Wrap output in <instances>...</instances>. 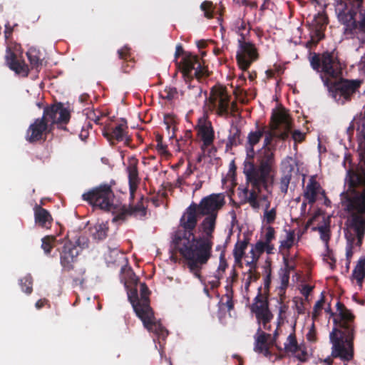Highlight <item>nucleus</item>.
<instances>
[{
    "label": "nucleus",
    "instance_id": "nucleus-1",
    "mask_svg": "<svg viewBox=\"0 0 365 365\" xmlns=\"http://www.w3.org/2000/svg\"><path fill=\"white\" fill-rule=\"evenodd\" d=\"M344 187L339 204L349 215L345 225L354 232L356 245L361 246L365 236V150L360 153L358 166L346 171Z\"/></svg>",
    "mask_w": 365,
    "mask_h": 365
},
{
    "label": "nucleus",
    "instance_id": "nucleus-2",
    "mask_svg": "<svg viewBox=\"0 0 365 365\" xmlns=\"http://www.w3.org/2000/svg\"><path fill=\"white\" fill-rule=\"evenodd\" d=\"M198 216L200 215L197 210V203L192 202L184 211L180 219L178 228L172 236V243L185 260L186 264L187 256L185 255V249L192 250L195 242L196 245H198L197 251L202 252L201 251H204L209 245L206 239L197 238L195 235Z\"/></svg>",
    "mask_w": 365,
    "mask_h": 365
},
{
    "label": "nucleus",
    "instance_id": "nucleus-3",
    "mask_svg": "<svg viewBox=\"0 0 365 365\" xmlns=\"http://www.w3.org/2000/svg\"><path fill=\"white\" fill-rule=\"evenodd\" d=\"M339 327L344 329L341 331L334 328L330 333V341L332 344L331 356L340 358L343 361H351L354 357V327L352 322L354 315L350 310L346 309L341 313Z\"/></svg>",
    "mask_w": 365,
    "mask_h": 365
},
{
    "label": "nucleus",
    "instance_id": "nucleus-4",
    "mask_svg": "<svg viewBox=\"0 0 365 365\" xmlns=\"http://www.w3.org/2000/svg\"><path fill=\"white\" fill-rule=\"evenodd\" d=\"M217 217V216L215 215H206L200 224L205 235L198 236L197 238L206 239L207 242H209V245L204 251H201L202 252L197 251L198 245H196L195 242L193 245L192 250L185 249V255L187 256V266L190 272L198 279H201L202 267L207 263L212 257L213 232L216 226Z\"/></svg>",
    "mask_w": 365,
    "mask_h": 365
},
{
    "label": "nucleus",
    "instance_id": "nucleus-5",
    "mask_svg": "<svg viewBox=\"0 0 365 365\" xmlns=\"http://www.w3.org/2000/svg\"><path fill=\"white\" fill-rule=\"evenodd\" d=\"M274 150L275 148L261 149L258 157V167L253 162H245L243 173L247 186L253 185L258 188L260 186H267L269 180H272L271 173L275 163Z\"/></svg>",
    "mask_w": 365,
    "mask_h": 365
},
{
    "label": "nucleus",
    "instance_id": "nucleus-6",
    "mask_svg": "<svg viewBox=\"0 0 365 365\" xmlns=\"http://www.w3.org/2000/svg\"><path fill=\"white\" fill-rule=\"evenodd\" d=\"M363 0L341 1L336 6V13L341 24L344 26V34L351 36L365 34V9L359 11V20L356 16Z\"/></svg>",
    "mask_w": 365,
    "mask_h": 365
},
{
    "label": "nucleus",
    "instance_id": "nucleus-7",
    "mask_svg": "<svg viewBox=\"0 0 365 365\" xmlns=\"http://www.w3.org/2000/svg\"><path fill=\"white\" fill-rule=\"evenodd\" d=\"M321 79L327 88L329 96L342 106L350 103L356 95L360 94V88L364 83L362 79H349L342 76L334 79L335 81H331L324 76H321Z\"/></svg>",
    "mask_w": 365,
    "mask_h": 365
},
{
    "label": "nucleus",
    "instance_id": "nucleus-8",
    "mask_svg": "<svg viewBox=\"0 0 365 365\" xmlns=\"http://www.w3.org/2000/svg\"><path fill=\"white\" fill-rule=\"evenodd\" d=\"M180 71L187 88L192 91V95L195 98L201 97L202 90L199 83L202 78L209 76V72L207 67L201 64L198 56L187 54L182 58Z\"/></svg>",
    "mask_w": 365,
    "mask_h": 365
},
{
    "label": "nucleus",
    "instance_id": "nucleus-9",
    "mask_svg": "<svg viewBox=\"0 0 365 365\" xmlns=\"http://www.w3.org/2000/svg\"><path fill=\"white\" fill-rule=\"evenodd\" d=\"M310 66L313 70L321 72L325 78L336 79L342 76L343 67L336 49L326 51L322 53H311Z\"/></svg>",
    "mask_w": 365,
    "mask_h": 365
},
{
    "label": "nucleus",
    "instance_id": "nucleus-10",
    "mask_svg": "<svg viewBox=\"0 0 365 365\" xmlns=\"http://www.w3.org/2000/svg\"><path fill=\"white\" fill-rule=\"evenodd\" d=\"M115 195L111 185L107 183L93 187L84 192L81 198L88 205L95 208L104 211H112L114 210Z\"/></svg>",
    "mask_w": 365,
    "mask_h": 365
},
{
    "label": "nucleus",
    "instance_id": "nucleus-11",
    "mask_svg": "<svg viewBox=\"0 0 365 365\" xmlns=\"http://www.w3.org/2000/svg\"><path fill=\"white\" fill-rule=\"evenodd\" d=\"M230 98L231 96L228 94L225 86L222 85L214 86L212 87L210 96L207 98L210 109L215 110L220 116L228 115Z\"/></svg>",
    "mask_w": 365,
    "mask_h": 365
},
{
    "label": "nucleus",
    "instance_id": "nucleus-12",
    "mask_svg": "<svg viewBox=\"0 0 365 365\" xmlns=\"http://www.w3.org/2000/svg\"><path fill=\"white\" fill-rule=\"evenodd\" d=\"M239 48L236 54L237 64L240 69L247 71L252 63L258 58V53L255 45L245 41L243 38L238 40Z\"/></svg>",
    "mask_w": 365,
    "mask_h": 365
},
{
    "label": "nucleus",
    "instance_id": "nucleus-13",
    "mask_svg": "<svg viewBox=\"0 0 365 365\" xmlns=\"http://www.w3.org/2000/svg\"><path fill=\"white\" fill-rule=\"evenodd\" d=\"M148 202V200L141 196L139 200L135 205H123L117 211L113 221L119 220L124 221L128 217H133L139 220H144L146 217L148 212V205H144V201Z\"/></svg>",
    "mask_w": 365,
    "mask_h": 365
},
{
    "label": "nucleus",
    "instance_id": "nucleus-14",
    "mask_svg": "<svg viewBox=\"0 0 365 365\" xmlns=\"http://www.w3.org/2000/svg\"><path fill=\"white\" fill-rule=\"evenodd\" d=\"M269 305L267 296L266 294H262V287H259L257 294L250 305V310L255 314L257 321L266 322L273 319L274 315L270 311Z\"/></svg>",
    "mask_w": 365,
    "mask_h": 365
},
{
    "label": "nucleus",
    "instance_id": "nucleus-15",
    "mask_svg": "<svg viewBox=\"0 0 365 365\" xmlns=\"http://www.w3.org/2000/svg\"><path fill=\"white\" fill-rule=\"evenodd\" d=\"M41 118L48 122L53 130L55 124L66 123L69 120L70 113L61 103H58L45 107Z\"/></svg>",
    "mask_w": 365,
    "mask_h": 365
},
{
    "label": "nucleus",
    "instance_id": "nucleus-16",
    "mask_svg": "<svg viewBox=\"0 0 365 365\" xmlns=\"http://www.w3.org/2000/svg\"><path fill=\"white\" fill-rule=\"evenodd\" d=\"M225 197L222 194H211L206 196L197 204V210L200 216L215 215L225 205Z\"/></svg>",
    "mask_w": 365,
    "mask_h": 365
},
{
    "label": "nucleus",
    "instance_id": "nucleus-17",
    "mask_svg": "<svg viewBox=\"0 0 365 365\" xmlns=\"http://www.w3.org/2000/svg\"><path fill=\"white\" fill-rule=\"evenodd\" d=\"M49 123L43 120V118H38L28 128L25 138L30 143H34L41 140L46 139V135L53 130L49 127Z\"/></svg>",
    "mask_w": 365,
    "mask_h": 365
},
{
    "label": "nucleus",
    "instance_id": "nucleus-18",
    "mask_svg": "<svg viewBox=\"0 0 365 365\" xmlns=\"http://www.w3.org/2000/svg\"><path fill=\"white\" fill-rule=\"evenodd\" d=\"M60 254V264L63 270L70 272L74 268V263L77 260L79 252L76 246L70 240L64 242L61 249H58Z\"/></svg>",
    "mask_w": 365,
    "mask_h": 365
},
{
    "label": "nucleus",
    "instance_id": "nucleus-19",
    "mask_svg": "<svg viewBox=\"0 0 365 365\" xmlns=\"http://www.w3.org/2000/svg\"><path fill=\"white\" fill-rule=\"evenodd\" d=\"M140 319L144 327L150 331L154 333L158 338L165 339L168 334V330L159 322L155 321L153 309H149L136 314Z\"/></svg>",
    "mask_w": 365,
    "mask_h": 365
},
{
    "label": "nucleus",
    "instance_id": "nucleus-20",
    "mask_svg": "<svg viewBox=\"0 0 365 365\" xmlns=\"http://www.w3.org/2000/svg\"><path fill=\"white\" fill-rule=\"evenodd\" d=\"M280 125H282L285 130L277 135L276 134V137L284 140L288 138L289 130L292 128L290 117L284 110H274L271 116V129L276 131Z\"/></svg>",
    "mask_w": 365,
    "mask_h": 365
},
{
    "label": "nucleus",
    "instance_id": "nucleus-21",
    "mask_svg": "<svg viewBox=\"0 0 365 365\" xmlns=\"http://www.w3.org/2000/svg\"><path fill=\"white\" fill-rule=\"evenodd\" d=\"M5 60L9 68L16 74L21 76L22 77H27L29 76V66L26 63L21 54H18L9 48L6 50Z\"/></svg>",
    "mask_w": 365,
    "mask_h": 365
},
{
    "label": "nucleus",
    "instance_id": "nucleus-22",
    "mask_svg": "<svg viewBox=\"0 0 365 365\" xmlns=\"http://www.w3.org/2000/svg\"><path fill=\"white\" fill-rule=\"evenodd\" d=\"M102 133L111 145L115 144V140L117 142L123 141L124 137L128 133L127 120L124 118H121L120 120L116 123L115 127H104Z\"/></svg>",
    "mask_w": 365,
    "mask_h": 365
},
{
    "label": "nucleus",
    "instance_id": "nucleus-23",
    "mask_svg": "<svg viewBox=\"0 0 365 365\" xmlns=\"http://www.w3.org/2000/svg\"><path fill=\"white\" fill-rule=\"evenodd\" d=\"M197 136L202 142V146L207 148L213 144L215 130L211 121L205 118H200L195 126Z\"/></svg>",
    "mask_w": 365,
    "mask_h": 365
},
{
    "label": "nucleus",
    "instance_id": "nucleus-24",
    "mask_svg": "<svg viewBox=\"0 0 365 365\" xmlns=\"http://www.w3.org/2000/svg\"><path fill=\"white\" fill-rule=\"evenodd\" d=\"M121 272H125L126 275L129 278V283H130L131 285L129 286L128 282L126 281L125 282V287L127 289L128 300L135 310V306H137V304L141 305V301L138 297L137 289V284L139 279L130 268L122 267Z\"/></svg>",
    "mask_w": 365,
    "mask_h": 365
},
{
    "label": "nucleus",
    "instance_id": "nucleus-25",
    "mask_svg": "<svg viewBox=\"0 0 365 365\" xmlns=\"http://www.w3.org/2000/svg\"><path fill=\"white\" fill-rule=\"evenodd\" d=\"M325 195V190L317 180L315 176H311L307 185L304 187L303 196L309 205H313L317 200V195Z\"/></svg>",
    "mask_w": 365,
    "mask_h": 365
},
{
    "label": "nucleus",
    "instance_id": "nucleus-26",
    "mask_svg": "<svg viewBox=\"0 0 365 365\" xmlns=\"http://www.w3.org/2000/svg\"><path fill=\"white\" fill-rule=\"evenodd\" d=\"M126 170L128 177L130 198V200H133L140 181L138 176V160L135 158H132Z\"/></svg>",
    "mask_w": 365,
    "mask_h": 365
},
{
    "label": "nucleus",
    "instance_id": "nucleus-27",
    "mask_svg": "<svg viewBox=\"0 0 365 365\" xmlns=\"http://www.w3.org/2000/svg\"><path fill=\"white\" fill-rule=\"evenodd\" d=\"M271 336L269 334L262 331V328L259 327L257 333L255 335V351L263 354L265 356H271L267 340Z\"/></svg>",
    "mask_w": 365,
    "mask_h": 365
},
{
    "label": "nucleus",
    "instance_id": "nucleus-28",
    "mask_svg": "<svg viewBox=\"0 0 365 365\" xmlns=\"http://www.w3.org/2000/svg\"><path fill=\"white\" fill-rule=\"evenodd\" d=\"M34 220L37 225L43 228H49L53 222L50 212L41 205H36L34 207Z\"/></svg>",
    "mask_w": 365,
    "mask_h": 365
},
{
    "label": "nucleus",
    "instance_id": "nucleus-29",
    "mask_svg": "<svg viewBox=\"0 0 365 365\" xmlns=\"http://www.w3.org/2000/svg\"><path fill=\"white\" fill-rule=\"evenodd\" d=\"M264 126L259 128L257 130L251 131L247 136V144L248 148L247 150V158L252 160L255 157V152L254 150L255 145H256L264 135Z\"/></svg>",
    "mask_w": 365,
    "mask_h": 365
},
{
    "label": "nucleus",
    "instance_id": "nucleus-30",
    "mask_svg": "<svg viewBox=\"0 0 365 365\" xmlns=\"http://www.w3.org/2000/svg\"><path fill=\"white\" fill-rule=\"evenodd\" d=\"M140 292L141 305L137 304V306H135V314H138V312H142L152 309L150 306L149 299V295L150 294V292L145 282L140 284Z\"/></svg>",
    "mask_w": 365,
    "mask_h": 365
},
{
    "label": "nucleus",
    "instance_id": "nucleus-31",
    "mask_svg": "<svg viewBox=\"0 0 365 365\" xmlns=\"http://www.w3.org/2000/svg\"><path fill=\"white\" fill-rule=\"evenodd\" d=\"M365 278V257H361L356 266L354 267L351 275V280H356L357 285L360 289L363 287L364 279Z\"/></svg>",
    "mask_w": 365,
    "mask_h": 365
},
{
    "label": "nucleus",
    "instance_id": "nucleus-32",
    "mask_svg": "<svg viewBox=\"0 0 365 365\" xmlns=\"http://www.w3.org/2000/svg\"><path fill=\"white\" fill-rule=\"evenodd\" d=\"M252 189L249 190L248 187H246L243 189V192L247 195V202L250 203L251 207L254 209H258L259 207V202L257 200L258 193L261 192L262 189L264 188L267 191H268L269 185L267 184V186H260L257 188L253 185H251Z\"/></svg>",
    "mask_w": 365,
    "mask_h": 365
},
{
    "label": "nucleus",
    "instance_id": "nucleus-33",
    "mask_svg": "<svg viewBox=\"0 0 365 365\" xmlns=\"http://www.w3.org/2000/svg\"><path fill=\"white\" fill-rule=\"evenodd\" d=\"M241 134V130L237 125H232L225 145L227 151L232 150L233 147H236L242 143Z\"/></svg>",
    "mask_w": 365,
    "mask_h": 365
},
{
    "label": "nucleus",
    "instance_id": "nucleus-34",
    "mask_svg": "<svg viewBox=\"0 0 365 365\" xmlns=\"http://www.w3.org/2000/svg\"><path fill=\"white\" fill-rule=\"evenodd\" d=\"M27 58L29 61L32 69H38L42 65L41 51L34 47L30 48L26 52Z\"/></svg>",
    "mask_w": 365,
    "mask_h": 365
},
{
    "label": "nucleus",
    "instance_id": "nucleus-35",
    "mask_svg": "<svg viewBox=\"0 0 365 365\" xmlns=\"http://www.w3.org/2000/svg\"><path fill=\"white\" fill-rule=\"evenodd\" d=\"M118 54L120 59L129 62L123 63L122 65V71L124 73H129L134 64V62L130 60V48L127 46H124L118 51Z\"/></svg>",
    "mask_w": 365,
    "mask_h": 365
},
{
    "label": "nucleus",
    "instance_id": "nucleus-36",
    "mask_svg": "<svg viewBox=\"0 0 365 365\" xmlns=\"http://www.w3.org/2000/svg\"><path fill=\"white\" fill-rule=\"evenodd\" d=\"M274 245H268L266 244L263 240H259L256 242V244L252 247L250 250L251 254H255V255H259V257L262 254L266 252L268 255H272L274 253Z\"/></svg>",
    "mask_w": 365,
    "mask_h": 365
},
{
    "label": "nucleus",
    "instance_id": "nucleus-37",
    "mask_svg": "<svg viewBox=\"0 0 365 365\" xmlns=\"http://www.w3.org/2000/svg\"><path fill=\"white\" fill-rule=\"evenodd\" d=\"M59 243L54 235H46L41 239V248L47 256H51V251Z\"/></svg>",
    "mask_w": 365,
    "mask_h": 365
},
{
    "label": "nucleus",
    "instance_id": "nucleus-38",
    "mask_svg": "<svg viewBox=\"0 0 365 365\" xmlns=\"http://www.w3.org/2000/svg\"><path fill=\"white\" fill-rule=\"evenodd\" d=\"M248 240L245 239L244 240H238L233 250V256L235 261L237 264H241L242 257L245 255V251L248 245Z\"/></svg>",
    "mask_w": 365,
    "mask_h": 365
},
{
    "label": "nucleus",
    "instance_id": "nucleus-39",
    "mask_svg": "<svg viewBox=\"0 0 365 365\" xmlns=\"http://www.w3.org/2000/svg\"><path fill=\"white\" fill-rule=\"evenodd\" d=\"M108 253L105 254V258L108 263H115V259H113L111 255L113 254L115 257H119L120 252L119 250V245L114 239H110L108 242Z\"/></svg>",
    "mask_w": 365,
    "mask_h": 365
},
{
    "label": "nucleus",
    "instance_id": "nucleus-40",
    "mask_svg": "<svg viewBox=\"0 0 365 365\" xmlns=\"http://www.w3.org/2000/svg\"><path fill=\"white\" fill-rule=\"evenodd\" d=\"M108 230L109 226L108 222L98 223L95 225L92 235L95 240H103L108 236Z\"/></svg>",
    "mask_w": 365,
    "mask_h": 365
},
{
    "label": "nucleus",
    "instance_id": "nucleus-41",
    "mask_svg": "<svg viewBox=\"0 0 365 365\" xmlns=\"http://www.w3.org/2000/svg\"><path fill=\"white\" fill-rule=\"evenodd\" d=\"M293 168L292 165L289 167V170L284 172L280 178L279 189L283 194H287L289 185L292 180Z\"/></svg>",
    "mask_w": 365,
    "mask_h": 365
},
{
    "label": "nucleus",
    "instance_id": "nucleus-42",
    "mask_svg": "<svg viewBox=\"0 0 365 365\" xmlns=\"http://www.w3.org/2000/svg\"><path fill=\"white\" fill-rule=\"evenodd\" d=\"M19 284L24 292L26 294H31L33 291V279L31 274H27L26 276L21 278L19 279Z\"/></svg>",
    "mask_w": 365,
    "mask_h": 365
},
{
    "label": "nucleus",
    "instance_id": "nucleus-43",
    "mask_svg": "<svg viewBox=\"0 0 365 365\" xmlns=\"http://www.w3.org/2000/svg\"><path fill=\"white\" fill-rule=\"evenodd\" d=\"M178 90L175 87L166 86L163 91L160 92V96L163 99L172 101L178 98Z\"/></svg>",
    "mask_w": 365,
    "mask_h": 365
},
{
    "label": "nucleus",
    "instance_id": "nucleus-44",
    "mask_svg": "<svg viewBox=\"0 0 365 365\" xmlns=\"http://www.w3.org/2000/svg\"><path fill=\"white\" fill-rule=\"evenodd\" d=\"M164 123L166 125V128L169 131L172 129L173 133L174 134L176 130L177 117L174 114L168 113L164 115L163 119Z\"/></svg>",
    "mask_w": 365,
    "mask_h": 365
},
{
    "label": "nucleus",
    "instance_id": "nucleus-45",
    "mask_svg": "<svg viewBox=\"0 0 365 365\" xmlns=\"http://www.w3.org/2000/svg\"><path fill=\"white\" fill-rule=\"evenodd\" d=\"M227 293L223 296L222 300L224 298L226 299V302L223 303L224 305H225L227 308V311L230 312L234 309V302L232 300V289L231 288V286L227 285L226 286Z\"/></svg>",
    "mask_w": 365,
    "mask_h": 365
},
{
    "label": "nucleus",
    "instance_id": "nucleus-46",
    "mask_svg": "<svg viewBox=\"0 0 365 365\" xmlns=\"http://www.w3.org/2000/svg\"><path fill=\"white\" fill-rule=\"evenodd\" d=\"M323 293H322V297L319 300H318L314 306L313 312H312V319L316 320L322 314V310L323 309L324 304L325 302V299Z\"/></svg>",
    "mask_w": 365,
    "mask_h": 365
},
{
    "label": "nucleus",
    "instance_id": "nucleus-47",
    "mask_svg": "<svg viewBox=\"0 0 365 365\" xmlns=\"http://www.w3.org/2000/svg\"><path fill=\"white\" fill-rule=\"evenodd\" d=\"M275 130H273L271 129V130H267L266 127L264 126V143L263 147L262 149H266V148H272L271 144L274 137H276V133L274 132Z\"/></svg>",
    "mask_w": 365,
    "mask_h": 365
},
{
    "label": "nucleus",
    "instance_id": "nucleus-48",
    "mask_svg": "<svg viewBox=\"0 0 365 365\" xmlns=\"http://www.w3.org/2000/svg\"><path fill=\"white\" fill-rule=\"evenodd\" d=\"M233 27V29L235 31V32L241 36V38H243V39L245 40V34H244L243 31L247 29V24L245 22V21L241 19H237L235 21Z\"/></svg>",
    "mask_w": 365,
    "mask_h": 365
},
{
    "label": "nucleus",
    "instance_id": "nucleus-49",
    "mask_svg": "<svg viewBox=\"0 0 365 365\" xmlns=\"http://www.w3.org/2000/svg\"><path fill=\"white\" fill-rule=\"evenodd\" d=\"M294 237H295L294 232L293 230H289L287 233L286 240H282L281 242L279 247L289 250L294 244Z\"/></svg>",
    "mask_w": 365,
    "mask_h": 365
},
{
    "label": "nucleus",
    "instance_id": "nucleus-50",
    "mask_svg": "<svg viewBox=\"0 0 365 365\" xmlns=\"http://www.w3.org/2000/svg\"><path fill=\"white\" fill-rule=\"evenodd\" d=\"M287 343L284 344V349L287 351H295L297 349V341L294 334H290L287 339Z\"/></svg>",
    "mask_w": 365,
    "mask_h": 365
},
{
    "label": "nucleus",
    "instance_id": "nucleus-51",
    "mask_svg": "<svg viewBox=\"0 0 365 365\" xmlns=\"http://www.w3.org/2000/svg\"><path fill=\"white\" fill-rule=\"evenodd\" d=\"M346 237L347 239V241L349 242V243L346 246V257L347 261H349V263H350L351 258L354 253L352 244L355 240V237L352 235V233H350L349 235H348L346 233Z\"/></svg>",
    "mask_w": 365,
    "mask_h": 365
},
{
    "label": "nucleus",
    "instance_id": "nucleus-52",
    "mask_svg": "<svg viewBox=\"0 0 365 365\" xmlns=\"http://www.w3.org/2000/svg\"><path fill=\"white\" fill-rule=\"evenodd\" d=\"M275 230L272 226H268L265 229V234L263 236V241L268 245H272V241L275 239Z\"/></svg>",
    "mask_w": 365,
    "mask_h": 365
},
{
    "label": "nucleus",
    "instance_id": "nucleus-53",
    "mask_svg": "<svg viewBox=\"0 0 365 365\" xmlns=\"http://www.w3.org/2000/svg\"><path fill=\"white\" fill-rule=\"evenodd\" d=\"M201 9L204 11L205 16L207 19L213 17L212 3L210 1H203L200 6Z\"/></svg>",
    "mask_w": 365,
    "mask_h": 365
},
{
    "label": "nucleus",
    "instance_id": "nucleus-54",
    "mask_svg": "<svg viewBox=\"0 0 365 365\" xmlns=\"http://www.w3.org/2000/svg\"><path fill=\"white\" fill-rule=\"evenodd\" d=\"M277 216L276 208H272L269 210H264V217L267 224H272L274 222Z\"/></svg>",
    "mask_w": 365,
    "mask_h": 365
},
{
    "label": "nucleus",
    "instance_id": "nucleus-55",
    "mask_svg": "<svg viewBox=\"0 0 365 365\" xmlns=\"http://www.w3.org/2000/svg\"><path fill=\"white\" fill-rule=\"evenodd\" d=\"M318 230L320 233L321 239L326 242L328 247V242L330 239L329 229L326 226H320L318 227Z\"/></svg>",
    "mask_w": 365,
    "mask_h": 365
},
{
    "label": "nucleus",
    "instance_id": "nucleus-56",
    "mask_svg": "<svg viewBox=\"0 0 365 365\" xmlns=\"http://www.w3.org/2000/svg\"><path fill=\"white\" fill-rule=\"evenodd\" d=\"M324 38V34L319 31L317 30L315 31V37L312 36L310 41L307 43V47H311L312 45L316 46L318 44L319 41H321Z\"/></svg>",
    "mask_w": 365,
    "mask_h": 365
},
{
    "label": "nucleus",
    "instance_id": "nucleus-57",
    "mask_svg": "<svg viewBox=\"0 0 365 365\" xmlns=\"http://www.w3.org/2000/svg\"><path fill=\"white\" fill-rule=\"evenodd\" d=\"M264 272H265V278L264 282V289L269 291V285L271 283V274H272V269L270 264H268L264 267Z\"/></svg>",
    "mask_w": 365,
    "mask_h": 365
},
{
    "label": "nucleus",
    "instance_id": "nucleus-58",
    "mask_svg": "<svg viewBox=\"0 0 365 365\" xmlns=\"http://www.w3.org/2000/svg\"><path fill=\"white\" fill-rule=\"evenodd\" d=\"M228 264L225 259V248L222 250L220 256V264L218 266V271H222L224 272L227 269Z\"/></svg>",
    "mask_w": 365,
    "mask_h": 365
},
{
    "label": "nucleus",
    "instance_id": "nucleus-59",
    "mask_svg": "<svg viewBox=\"0 0 365 365\" xmlns=\"http://www.w3.org/2000/svg\"><path fill=\"white\" fill-rule=\"evenodd\" d=\"M251 261H247L246 262V264L250 267V269L248 271H255L257 269V262L259 260V255H255V254H251Z\"/></svg>",
    "mask_w": 365,
    "mask_h": 365
},
{
    "label": "nucleus",
    "instance_id": "nucleus-60",
    "mask_svg": "<svg viewBox=\"0 0 365 365\" xmlns=\"http://www.w3.org/2000/svg\"><path fill=\"white\" fill-rule=\"evenodd\" d=\"M292 138L295 143H302L305 138V134L299 130H295L292 133Z\"/></svg>",
    "mask_w": 365,
    "mask_h": 365
},
{
    "label": "nucleus",
    "instance_id": "nucleus-61",
    "mask_svg": "<svg viewBox=\"0 0 365 365\" xmlns=\"http://www.w3.org/2000/svg\"><path fill=\"white\" fill-rule=\"evenodd\" d=\"M247 274L248 275L247 279H248L250 282H257L260 278V274L257 269L255 271H247Z\"/></svg>",
    "mask_w": 365,
    "mask_h": 365
},
{
    "label": "nucleus",
    "instance_id": "nucleus-62",
    "mask_svg": "<svg viewBox=\"0 0 365 365\" xmlns=\"http://www.w3.org/2000/svg\"><path fill=\"white\" fill-rule=\"evenodd\" d=\"M192 132L190 130H187L185 132L183 138H182L180 141H183L185 144L190 145L192 143Z\"/></svg>",
    "mask_w": 365,
    "mask_h": 365
},
{
    "label": "nucleus",
    "instance_id": "nucleus-63",
    "mask_svg": "<svg viewBox=\"0 0 365 365\" xmlns=\"http://www.w3.org/2000/svg\"><path fill=\"white\" fill-rule=\"evenodd\" d=\"M307 339L308 341H312V342H315L317 341L316 331L314 329V326L307 333Z\"/></svg>",
    "mask_w": 365,
    "mask_h": 365
},
{
    "label": "nucleus",
    "instance_id": "nucleus-64",
    "mask_svg": "<svg viewBox=\"0 0 365 365\" xmlns=\"http://www.w3.org/2000/svg\"><path fill=\"white\" fill-rule=\"evenodd\" d=\"M168 147L166 145L163 144V142H160L159 143H157L156 145V150L158 153L160 154H166L168 153Z\"/></svg>",
    "mask_w": 365,
    "mask_h": 365
}]
</instances>
